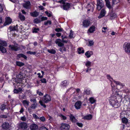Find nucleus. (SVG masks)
I'll list each match as a JSON object with an SVG mask.
<instances>
[{
	"instance_id": "nucleus-1",
	"label": "nucleus",
	"mask_w": 130,
	"mask_h": 130,
	"mask_svg": "<svg viewBox=\"0 0 130 130\" xmlns=\"http://www.w3.org/2000/svg\"><path fill=\"white\" fill-rule=\"evenodd\" d=\"M112 90L113 93L115 92V95H113L109 100V102L110 104L113 107L115 108H117L119 106V103L117 99V96H120V93L118 91H116L112 88Z\"/></svg>"
},
{
	"instance_id": "nucleus-2",
	"label": "nucleus",
	"mask_w": 130,
	"mask_h": 130,
	"mask_svg": "<svg viewBox=\"0 0 130 130\" xmlns=\"http://www.w3.org/2000/svg\"><path fill=\"white\" fill-rule=\"evenodd\" d=\"M51 100V99L50 96L48 94H46L44 96L42 100L39 101V103L40 105L44 108L46 107V105L45 103H47L50 101Z\"/></svg>"
},
{
	"instance_id": "nucleus-3",
	"label": "nucleus",
	"mask_w": 130,
	"mask_h": 130,
	"mask_svg": "<svg viewBox=\"0 0 130 130\" xmlns=\"http://www.w3.org/2000/svg\"><path fill=\"white\" fill-rule=\"evenodd\" d=\"M123 47L126 53L130 54V43H125L123 45Z\"/></svg>"
},
{
	"instance_id": "nucleus-4",
	"label": "nucleus",
	"mask_w": 130,
	"mask_h": 130,
	"mask_svg": "<svg viewBox=\"0 0 130 130\" xmlns=\"http://www.w3.org/2000/svg\"><path fill=\"white\" fill-rule=\"evenodd\" d=\"M9 47L11 50L17 51L20 49V46L18 44L14 43V45H10Z\"/></svg>"
},
{
	"instance_id": "nucleus-5",
	"label": "nucleus",
	"mask_w": 130,
	"mask_h": 130,
	"mask_svg": "<svg viewBox=\"0 0 130 130\" xmlns=\"http://www.w3.org/2000/svg\"><path fill=\"white\" fill-rule=\"evenodd\" d=\"M104 6V4L103 1L101 0H97V9L99 11Z\"/></svg>"
},
{
	"instance_id": "nucleus-6",
	"label": "nucleus",
	"mask_w": 130,
	"mask_h": 130,
	"mask_svg": "<svg viewBox=\"0 0 130 130\" xmlns=\"http://www.w3.org/2000/svg\"><path fill=\"white\" fill-rule=\"evenodd\" d=\"M70 128L69 125L66 123H62L60 127L61 130H68Z\"/></svg>"
},
{
	"instance_id": "nucleus-7",
	"label": "nucleus",
	"mask_w": 130,
	"mask_h": 130,
	"mask_svg": "<svg viewBox=\"0 0 130 130\" xmlns=\"http://www.w3.org/2000/svg\"><path fill=\"white\" fill-rule=\"evenodd\" d=\"M70 4L66 3V4H63V6H60L61 8H62L64 10H67L69 9L70 7Z\"/></svg>"
},
{
	"instance_id": "nucleus-8",
	"label": "nucleus",
	"mask_w": 130,
	"mask_h": 130,
	"mask_svg": "<svg viewBox=\"0 0 130 130\" xmlns=\"http://www.w3.org/2000/svg\"><path fill=\"white\" fill-rule=\"evenodd\" d=\"M19 126L21 128L23 129H25L27 128V124L25 122H22L20 123Z\"/></svg>"
},
{
	"instance_id": "nucleus-9",
	"label": "nucleus",
	"mask_w": 130,
	"mask_h": 130,
	"mask_svg": "<svg viewBox=\"0 0 130 130\" xmlns=\"http://www.w3.org/2000/svg\"><path fill=\"white\" fill-rule=\"evenodd\" d=\"M90 24V22L87 20H86L83 22V25L85 27H87L89 26Z\"/></svg>"
},
{
	"instance_id": "nucleus-10",
	"label": "nucleus",
	"mask_w": 130,
	"mask_h": 130,
	"mask_svg": "<svg viewBox=\"0 0 130 130\" xmlns=\"http://www.w3.org/2000/svg\"><path fill=\"white\" fill-rule=\"evenodd\" d=\"M23 7L26 9H29L30 7V3L29 1L26 2L23 4Z\"/></svg>"
},
{
	"instance_id": "nucleus-11",
	"label": "nucleus",
	"mask_w": 130,
	"mask_h": 130,
	"mask_svg": "<svg viewBox=\"0 0 130 130\" xmlns=\"http://www.w3.org/2000/svg\"><path fill=\"white\" fill-rule=\"evenodd\" d=\"M82 103L80 101H77L75 103V106L76 109H79L80 108Z\"/></svg>"
},
{
	"instance_id": "nucleus-12",
	"label": "nucleus",
	"mask_w": 130,
	"mask_h": 130,
	"mask_svg": "<svg viewBox=\"0 0 130 130\" xmlns=\"http://www.w3.org/2000/svg\"><path fill=\"white\" fill-rule=\"evenodd\" d=\"M30 129L32 130H37L38 129V126L35 124H32L30 126Z\"/></svg>"
},
{
	"instance_id": "nucleus-13",
	"label": "nucleus",
	"mask_w": 130,
	"mask_h": 130,
	"mask_svg": "<svg viewBox=\"0 0 130 130\" xmlns=\"http://www.w3.org/2000/svg\"><path fill=\"white\" fill-rule=\"evenodd\" d=\"M106 11L104 9H102L101 11L100 14L98 17L99 19H100L103 17L105 14Z\"/></svg>"
},
{
	"instance_id": "nucleus-14",
	"label": "nucleus",
	"mask_w": 130,
	"mask_h": 130,
	"mask_svg": "<svg viewBox=\"0 0 130 130\" xmlns=\"http://www.w3.org/2000/svg\"><path fill=\"white\" fill-rule=\"evenodd\" d=\"M109 15L110 17V18L111 19H112L117 17L116 14L112 11L109 13Z\"/></svg>"
},
{
	"instance_id": "nucleus-15",
	"label": "nucleus",
	"mask_w": 130,
	"mask_h": 130,
	"mask_svg": "<svg viewBox=\"0 0 130 130\" xmlns=\"http://www.w3.org/2000/svg\"><path fill=\"white\" fill-rule=\"evenodd\" d=\"M12 22V20L9 17H7L6 19L5 22L4 23L5 25H9Z\"/></svg>"
},
{
	"instance_id": "nucleus-16",
	"label": "nucleus",
	"mask_w": 130,
	"mask_h": 130,
	"mask_svg": "<svg viewBox=\"0 0 130 130\" xmlns=\"http://www.w3.org/2000/svg\"><path fill=\"white\" fill-rule=\"evenodd\" d=\"M56 44H58V45L59 46H61L64 45V44L61 42V40L60 39H57L56 40L55 42Z\"/></svg>"
},
{
	"instance_id": "nucleus-17",
	"label": "nucleus",
	"mask_w": 130,
	"mask_h": 130,
	"mask_svg": "<svg viewBox=\"0 0 130 130\" xmlns=\"http://www.w3.org/2000/svg\"><path fill=\"white\" fill-rule=\"evenodd\" d=\"M85 54L87 58H89L93 54V52L91 51H88L85 53Z\"/></svg>"
},
{
	"instance_id": "nucleus-18",
	"label": "nucleus",
	"mask_w": 130,
	"mask_h": 130,
	"mask_svg": "<svg viewBox=\"0 0 130 130\" xmlns=\"http://www.w3.org/2000/svg\"><path fill=\"white\" fill-rule=\"evenodd\" d=\"M69 117L70 120L73 122L75 123L77 121V120L75 118V117L72 114H71L70 116Z\"/></svg>"
},
{
	"instance_id": "nucleus-19",
	"label": "nucleus",
	"mask_w": 130,
	"mask_h": 130,
	"mask_svg": "<svg viewBox=\"0 0 130 130\" xmlns=\"http://www.w3.org/2000/svg\"><path fill=\"white\" fill-rule=\"evenodd\" d=\"M94 5L92 4H88L87 6V7L88 8V11H89L91 10H93Z\"/></svg>"
},
{
	"instance_id": "nucleus-20",
	"label": "nucleus",
	"mask_w": 130,
	"mask_h": 130,
	"mask_svg": "<svg viewBox=\"0 0 130 130\" xmlns=\"http://www.w3.org/2000/svg\"><path fill=\"white\" fill-rule=\"evenodd\" d=\"M18 58H19L21 57L24 58L25 59H27V57L25 55L23 54H19L17 56Z\"/></svg>"
},
{
	"instance_id": "nucleus-21",
	"label": "nucleus",
	"mask_w": 130,
	"mask_h": 130,
	"mask_svg": "<svg viewBox=\"0 0 130 130\" xmlns=\"http://www.w3.org/2000/svg\"><path fill=\"white\" fill-rule=\"evenodd\" d=\"M2 128L4 129H8L9 127V125L8 123L5 122L2 125Z\"/></svg>"
},
{
	"instance_id": "nucleus-22",
	"label": "nucleus",
	"mask_w": 130,
	"mask_h": 130,
	"mask_svg": "<svg viewBox=\"0 0 130 130\" xmlns=\"http://www.w3.org/2000/svg\"><path fill=\"white\" fill-rule=\"evenodd\" d=\"M95 27L94 26H92L90 27L88 29V31L90 33L93 32L95 31Z\"/></svg>"
},
{
	"instance_id": "nucleus-23",
	"label": "nucleus",
	"mask_w": 130,
	"mask_h": 130,
	"mask_svg": "<svg viewBox=\"0 0 130 130\" xmlns=\"http://www.w3.org/2000/svg\"><path fill=\"white\" fill-rule=\"evenodd\" d=\"M92 118V116L91 115L89 114L85 116L83 119H84L89 120L91 119Z\"/></svg>"
},
{
	"instance_id": "nucleus-24",
	"label": "nucleus",
	"mask_w": 130,
	"mask_h": 130,
	"mask_svg": "<svg viewBox=\"0 0 130 130\" xmlns=\"http://www.w3.org/2000/svg\"><path fill=\"white\" fill-rule=\"evenodd\" d=\"M31 15L33 17H37L39 15V13L36 11L30 13Z\"/></svg>"
},
{
	"instance_id": "nucleus-25",
	"label": "nucleus",
	"mask_w": 130,
	"mask_h": 130,
	"mask_svg": "<svg viewBox=\"0 0 130 130\" xmlns=\"http://www.w3.org/2000/svg\"><path fill=\"white\" fill-rule=\"evenodd\" d=\"M0 51L3 53H5L6 52V50L5 48L3 46L0 45Z\"/></svg>"
},
{
	"instance_id": "nucleus-26",
	"label": "nucleus",
	"mask_w": 130,
	"mask_h": 130,
	"mask_svg": "<svg viewBox=\"0 0 130 130\" xmlns=\"http://www.w3.org/2000/svg\"><path fill=\"white\" fill-rule=\"evenodd\" d=\"M17 25L15 26L14 27L10 26L9 28L10 30V31H14L16 30L17 29Z\"/></svg>"
},
{
	"instance_id": "nucleus-27",
	"label": "nucleus",
	"mask_w": 130,
	"mask_h": 130,
	"mask_svg": "<svg viewBox=\"0 0 130 130\" xmlns=\"http://www.w3.org/2000/svg\"><path fill=\"white\" fill-rule=\"evenodd\" d=\"M0 44L5 47L7 45V43L6 41L1 40H0Z\"/></svg>"
},
{
	"instance_id": "nucleus-28",
	"label": "nucleus",
	"mask_w": 130,
	"mask_h": 130,
	"mask_svg": "<svg viewBox=\"0 0 130 130\" xmlns=\"http://www.w3.org/2000/svg\"><path fill=\"white\" fill-rule=\"evenodd\" d=\"M19 17L21 21H24L25 20V17L24 15L22 14L21 13L19 14Z\"/></svg>"
},
{
	"instance_id": "nucleus-29",
	"label": "nucleus",
	"mask_w": 130,
	"mask_h": 130,
	"mask_svg": "<svg viewBox=\"0 0 130 130\" xmlns=\"http://www.w3.org/2000/svg\"><path fill=\"white\" fill-rule=\"evenodd\" d=\"M114 82L116 83V84L117 86H120L119 87V88H118V87L117 86V88H117V89H119L121 88L122 84L120 83L119 82H116L115 80H114Z\"/></svg>"
},
{
	"instance_id": "nucleus-30",
	"label": "nucleus",
	"mask_w": 130,
	"mask_h": 130,
	"mask_svg": "<svg viewBox=\"0 0 130 130\" xmlns=\"http://www.w3.org/2000/svg\"><path fill=\"white\" fill-rule=\"evenodd\" d=\"M47 51L49 53L53 54H55L56 53L55 50L53 49H48L47 50Z\"/></svg>"
},
{
	"instance_id": "nucleus-31",
	"label": "nucleus",
	"mask_w": 130,
	"mask_h": 130,
	"mask_svg": "<svg viewBox=\"0 0 130 130\" xmlns=\"http://www.w3.org/2000/svg\"><path fill=\"white\" fill-rule=\"evenodd\" d=\"M89 101L92 104L94 103L96 101V100L93 97L90 98Z\"/></svg>"
},
{
	"instance_id": "nucleus-32",
	"label": "nucleus",
	"mask_w": 130,
	"mask_h": 130,
	"mask_svg": "<svg viewBox=\"0 0 130 130\" xmlns=\"http://www.w3.org/2000/svg\"><path fill=\"white\" fill-rule=\"evenodd\" d=\"M16 64L19 67H22L24 65V63L19 61H17L16 62Z\"/></svg>"
},
{
	"instance_id": "nucleus-33",
	"label": "nucleus",
	"mask_w": 130,
	"mask_h": 130,
	"mask_svg": "<svg viewBox=\"0 0 130 130\" xmlns=\"http://www.w3.org/2000/svg\"><path fill=\"white\" fill-rule=\"evenodd\" d=\"M23 74L21 72H20V74L17 75V78L19 79H22L23 77Z\"/></svg>"
},
{
	"instance_id": "nucleus-34",
	"label": "nucleus",
	"mask_w": 130,
	"mask_h": 130,
	"mask_svg": "<svg viewBox=\"0 0 130 130\" xmlns=\"http://www.w3.org/2000/svg\"><path fill=\"white\" fill-rule=\"evenodd\" d=\"M78 52L79 54L83 53H84V51L83 48H79L78 49Z\"/></svg>"
},
{
	"instance_id": "nucleus-35",
	"label": "nucleus",
	"mask_w": 130,
	"mask_h": 130,
	"mask_svg": "<svg viewBox=\"0 0 130 130\" xmlns=\"http://www.w3.org/2000/svg\"><path fill=\"white\" fill-rule=\"evenodd\" d=\"M37 103H34L31 105L30 108L33 109H35L37 107Z\"/></svg>"
},
{
	"instance_id": "nucleus-36",
	"label": "nucleus",
	"mask_w": 130,
	"mask_h": 130,
	"mask_svg": "<svg viewBox=\"0 0 130 130\" xmlns=\"http://www.w3.org/2000/svg\"><path fill=\"white\" fill-rule=\"evenodd\" d=\"M22 103L24 105H27L28 106L29 105V102L26 100L23 101Z\"/></svg>"
},
{
	"instance_id": "nucleus-37",
	"label": "nucleus",
	"mask_w": 130,
	"mask_h": 130,
	"mask_svg": "<svg viewBox=\"0 0 130 130\" xmlns=\"http://www.w3.org/2000/svg\"><path fill=\"white\" fill-rule=\"evenodd\" d=\"M122 121L123 123H126L128 122L127 119L125 118H123L122 119Z\"/></svg>"
},
{
	"instance_id": "nucleus-38",
	"label": "nucleus",
	"mask_w": 130,
	"mask_h": 130,
	"mask_svg": "<svg viewBox=\"0 0 130 130\" xmlns=\"http://www.w3.org/2000/svg\"><path fill=\"white\" fill-rule=\"evenodd\" d=\"M91 62L89 61H88L86 62L85 65L87 67H88V66H91Z\"/></svg>"
},
{
	"instance_id": "nucleus-39",
	"label": "nucleus",
	"mask_w": 130,
	"mask_h": 130,
	"mask_svg": "<svg viewBox=\"0 0 130 130\" xmlns=\"http://www.w3.org/2000/svg\"><path fill=\"white\" fill-rule=\"evenodd\" d=\"M0 108L2 110H3L5 108V106L3 104H2L0 105Z\"/></svg>"
},
{
	"instance_id": "nucleus-40",
	"label": "nucleus",
	"mask_w": 130,
	"mask_h": 130,
	"mask_svg": "<svg viewBox=\"0 0 130 130\" xmlns=\"http://www.w3.org/2000/svg\"><path fill=\"white\" fill-rule=\"evenodd\" d=\"M59 50L60 52H63V51H66V49L64 46H63L61 48H60L59 49Z\"/></svg>"
},
{
	"instance_id": "nucleus-41",
	"label": "nucleus",
	"mask_w": 130,
	"mask_h": 130,
	"mask_svg": "<svg viewBox=\"0 0 130 130\" xmlns=\"http://www.w3.org/2000/svg\"><path fill=\"white\" fill-rule=\"evenodd\" d=\"M106 5L107 7L109 9L111 8V6L109 1L106 2Z\"/></svg>"
},
{
	"instance_id": "nucleus-42",
	"label": "nucleus",
	"mask_w": 130,
	"mask_h": 130,
	"mask_svg": "<svg viewBox=\"0 0 130 130\" xmlns=\"http://www.w3.org/2000/svg\"><path fill=\"white\" fill-rule=\"evenodd\" d=\"M34 23L37 24L40 22L41 21L39 19H36L34 20Z\"/></svg>"
},
{
	"instance_id": "nucleus-43",
	"label": "nucleus",
	"mask_w": 130,
	"mask_h": 130,
	"mask_svg": "<svg viewBox=\"0 0 130 130\" xmlns=\"http://www.w3.org/2000/svg\"><path fill=\"white\" fill-rule=\"evenodd\" d=\"M27 54H29L30 55H35L36 54V52H31L30 51H28L26 52Z\"/></svg>"
},
{
	"instance_id": "nucleus-44",
	"label": "nucleus",
	"mask_w": 130,
	"mask_h": 130,
	"mask_svg": "<svg viewBox=\"0 0 130 130\" xmlns=\"http://www.w3.org/2000/svg\"><path fill=\"white\" fill-rule=\"evenodd\" d=\"M39 30V29L38 28H33V30L32 32L33 33L35 32L36 33Z\"/></svg>"
},
{
	"instance_id": "nucleus-45",
	"label": "nucleus",
	"mask_w": 130,
	"mask_h": 130,
	"mask_svg": "<svg viewBox=\"0 0 130 130\" xmlns=\"http://www.w3.org/2000/svg\"><path fill=\"white\" fill-rule=\"evenodd\" d=\"M69 37L70 38H72L73 37V33L72 30H71L70 33L69 35Z\"/></svg>"
},
{
	"instance_id": "nucleus-46",
	"label": "nucleus",
	"mask_w": 130,
	"mask_h": 130,
	"mask_svg": "<svg viewBox=\"0 0 130 130\" xmlns=\"http://www.w3.org/2000/svg\"><path fill=\"white\" fill-rule=\"evenodd\" d=\"M85 92L86 94H89L90 93V90L88 89H85Z\"/></svg>"
},
{
	"instance_id": "nucleus-47",
	"label": "nucleus",
	"mask_w": 130,
	"mask_h": 130,
	"mask_svg": "<svg viewBox=\"0 0 130 130\" xmlns=\"http://www.w3.org/2000/svg\"><path fill=\"white\" fill-rule=\"evenodd\" d=\"M89 45L90 46H92L93 45L94 42L93 41H90L88 42Z\"/></svg>"
},
{
	"instance_id": "nucleus-48",
	"label": "nucleus",
	"mask_w": 130,
	"mask_h": 130,
	"mask_svg": "<svg viewBox=\"0 0 130 130\" xmlns=\"http://www.w3.org/2000/svg\"><path fill=\"white\" fill-rule=\"evenodd\" d=\"M55 31L57 32H59L63 30V29L62 28H56L55 29Z\"/></svg>"
},
{
	"instance_id": "nucleus-49",
	"label": "nucleus",
	"mask_w": 130,
	"mask_h": 130,
	"mask_svg": "<svg viewBox=\"0 0 130 130\" xmlns=\"http://www.w3.org/2000/svg\"><path fill=\"white\" fill-rule=\"evenodd\" d=\"M67 81L66 80H65L62 82V84L63 86H65L67 85Z\"/></svg>"
},
{
	"instance_id": "nucleus-50",
	"label": "nucleus",
	"mask_w": 130,
	"mask_h": 130,
	"mask_svg": "<svg viewBox=\"0 0 130 130\" xmlns=\"http://www.w3.org/2000/svg\"><path fill=\"white\" fill-rule=\"evenodd\" d=\"M48 24L51 25V22L50 21H48L47 22H44L45 25H47Z\"/></svg>"
},
{
	"instance_id": "nucleus-51",
	"label": "nucleus",
	"mask_w": 130,
	"mask_h": 130,
	"mask_svg": "<svg viewBox=\"0 0 130 130\" xmlns=\"http://www.w3.org/2000/svg\"><path fill=\"white\" fill-rule=\"evenodd\" d=\"M45 13L48 17H50L52 15L51 13H49L47 11H45Z\"/></svg>"
},
{
	"instance_id": "nucleus-52",
	"label": "nucleus",
	"mask_w": 130,
	"mask_h": 130,
	"mask_svg": "<svg viewBox=\"0 0 130 130\" xmlns=\"http://www.w3.org/2000/svg\"><path fill=\"white\" fill-rule=\"evenodd\" d=\"M39 130H48V129L45 127L42 126L40 128Z\"/></svg>"
},
{
	"instance_id": "nucleus-53",
	"label": "nucleus",
	"mask_w": 130,
	"mask_h": 130,
	"mask_svg": "<svg viewBox=\"0 0 130 130\" xmlns=\"http://www.w3.org/2000/svg\"><path fill=\"white\" fill-rule=\"evenodd\" d=\"M40 80L42 83H46V80L44 78Z\"/></svg>"
},
{
	"instance_id": "nucleus-54",
	"label": "nucleus",
	"mask_w": 130,
	"mask_h": 130,
	"mask_svg": "<svg viewBox=\"0 0 130 130\" xmlns=\"http://www.w3.org/2000/svg\"><path fill=\"white\" fill-rule=\"evenodd\" d=\"M76 124L78 126L80 127H82L83 126V124L82 123L77 122Z\"/></svg>"
},
{
	"instance_id": "nucleus-55",
	"label": "nucleus",
	"mask_w": 130,
	"mask_h": 130,
	"mask_svg": "<svg viewBox=\"0 0 130 130\" xmlns=\"http://www.w3.org/2000/svg\"><path fill=\"white\" fill-rule=\"evenodd\" d=\"M31 102H33L34 103H37L36 100L35 99H31L30 100Z\"/></svg>"
},
{
	"instance_id": "nucleus-56",
	"label": "nucleus",
	"mask_w": 130,
	"mask_h": 130,
	"mask_svg": "<svg viewBox=\"0 0 130 130\" xmlns=\"http://www.w3.org/2000/svg\"><path fill=\"white\" fill-rule=\"evenodd\" d=\"M21 120L23 121H25L26 120V118L25 116L21 117Z\"/></svg>"
},
{
	"instance_id": "nucleus-57",
	"label": "nucleus",
	"mask_w": 130,
	"mask_h": 130,
	"mask_svg": "<svg viewBox=\"0 0 130 130\" xmlns=\"http://www.w3.org/2000/svg\"><path fill=\"white\" fill-rule=\"evenodd\" d=\"M37 93L40 96H42L43 95V94L41 92L39 91L38 90L37 91Z\"/></svg>"
},
{
	"instance_id": "nucleus-58",
	"label": "nucleus",
	"mask_w": 130,
	"mask_h": 130,
	"mask_svg": "<svg viewBox=\"0 0 130 130\" xmlns=\"http://www.w3.org/2000/svg\"><path fill=\"white\" fill-rule=\"evenodd\" d=\"M107 76V78L109 79L110 81H111V79L112 80V78L110 76V75H108Z\"/></svg>"
},
{
	"instance_id": "nucleus-59",
	"label": "nucleus",
	"mask_w": 130,
	"mask_h": 130,
	"mask_svg": "<svg viewBox=\"0 0 130 130\" xmlns=\"http://www.w3.org/2000/svg\"><path fill=\"white\" fill-rule=\"evenodd\" d=\"M41 19L42 21H43L44 20H46L47 19V18L46 17H42L41 18Z\"/></svg>"
},
{
	"instance_id": "nucleus-60",
	"label": "nucleus",
	"mask_w": 130,
	"mask_h": 130,
	"mask_svg": "<svg viewBox=\"0 0 130 130\" xmlns=\"http://www.w3.org/2000/svg\"><path fill=\"white\" fill-rule=\"evenodd\" d=\"M40 120L42 121H44L45 120V118L43 117H41L40 118Z\"/></svg>"
},
{
	"instance_id": "nucleus-61",
	"label": "nucleus",
	"mask_w": 130,
	"mask_h": 130,
	"mask_svg": "<svg viewBox=\"0 0 130 130\" xmlns=\"http://www.w3.org/2000/svg\"><path fill=\"white\" fill-rule=\"evenodd\" d=\"M3 7L2 5H0V12H2L3 10Z\"/></svg>"
},
{
	"instance_id": "nucleus-62",
	"label": "nucleus",
	"mask_w": 130,
	"mask_h": 130,
	"mask_svg": "<svg viewBox=\"0 0 130 130\" xmlns=\"http://www.w3.org/2000/svg\"><path fill=\"white\" fill-rule=\"evenodd\" d=\"M33 117L35 118L36 119H39V118L37 116V115H36V114H33Z\"/></svg>"
},
{
	"instance_id": "nucleus-63",
	"label": "nucleus",
	"mask_w": 130,
	"mask_h": 130,
	"mask_svg": "<svg viewBox=\"0 0 130 130\" xmlns=\"http://www.w3.org/2000/svg\"><path fill=\"white\" fill-rule=\"evenodd\" d=\"M60 116L62 118V119H63V120H66V117L65 116H63V115H61V116Z\"/></svg>"
},
{
	"instance_id": "nucleus-64",
	"label": "nucleus",
	"mask_w": 130,
	"mask_h": 130,
	"mask_svg": "<svg viewBox=\"0 0 130 130\" xmlns=\"http://www.w3.org/2000/svg\"><path fill=\"white\" fill-rule=\"evenodd\" d=\"M14 93H17L19 92L18 90L16 89H15L14 90Z\"/></svg>"
}]
</instances>
